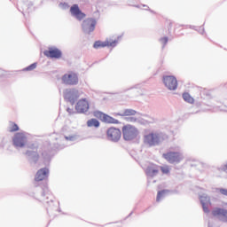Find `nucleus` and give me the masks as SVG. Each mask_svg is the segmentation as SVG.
Returning a JSON list of instances; mask_svg holds the SVG:
<instances>
[{
    "mask_svg": "<svg viewBox=\"0 0 227 227\" xmlns=\"http://www.w3.org/2000/svg\"><path fill=\"white\" fill-rule=\"evenodd\" d=\"M137 114V111L134 109H124L121 114H118V116H136Z\"/></svg>",
    "mask_w": 227,
    "mask_h": 227,
    "instance_id": "obj_19",
    "label": "nucleus"
},
{
    "mask_svg": "<svg viewBox=\"0 0 227 227\" xmlns=\"http://www.w3.org/2000/svg\"><path fill=\"white\" fill-rule=\"evenodd\" d=\"M64 98L70 102L71 106H74L77 98H79V90L76 89H67L64 90Z\"/></svg>",
    "mask_w": 227,
    "mask_h": 227,
    "instance_id": "obj_7",
    "label": "nucleus"
},
{
    "mask_svg": "<svg viewBox=\"0 0 227 227\" xmlns=\"http://www.w3.org/2000/svg\"><path fill=\"white\" fill-rule=\"evenodd\" d=\"M67 113H69V114H72V109L67 108Z\"/></svg>",
    "mask_w": 227,
    "mask_h": 227,
    "instance_id": "obj_36",
    "label": "nucleus"
},
{
    "mask_svg": "<svg viewBox=\"0 0 227 227\" xmlns=\"http://www.w3.org/2000/svg\"><path fill=\"white\" fill-rule=\"evenodd\" d=\"M17 130H19V125L10 122L9 132H17Z\"/></svg>",
    "mask_w": 227,
    "mask_h": 227,
    "instance_id": "obj_25",
    "label": "nucleus"
},
{
    "mask_svg": "<svg viewBox=\"0 0 227 227\" xmlns=\"http://www.w3.org/2000/svg\"><path fill=\"white\" fill-rule=\"evenodd\" d=\"M12 143L16 148H24L27 143V137L24 133H16L12 139Z\"/></svg>",
    "mask_w": 227,
    "mask_h": 227,
    "instance_id": "obj_8",
    "label": "nucleus"
},
{
    "mask_svg": "<svg viewBox=\"0 0 227 227\" xmlns=\"http://www.w3.org/2000/svg\"><path fill=\"white\" fill-rule=\"evenodd\" d=\"M67 141H75V137L70 136V137H65Z\"/></svg>",
    "mask_w": 227,
    "mask_h": 227,
    "instance_id": "obj_33",
    "label": "nucleus"
},
{
    "mask_svg": "<svg viewBox=\"0 0 227 227\" xmlns=\"http://www.w3.org/2000/svg\"><path fill=\"white\" fill-rule=\"evenodd\" d=\"M75 110L77 113L84 114L90 110V103L86 98L80 99L75 106Z\"/></svg>",
    "mask_w": 227,
    "mask_h": 227,
    "instance_id": "obj_11",
    "label": "nucleus"
},
{
    "mask_svg": "<svg viewBox=\"0 0 227 227\" xmlns=\"http://www.w3.org/2000/svg\"><path fill=\"white\" fill-rule=\"evenodd\" d=\"M49 176V169L48 168H41L37 171L35 175V182H42V180H45Z\"/></svg>",
    "mask_w": 227,
    "mask_h": 227,
    "instance_id": "obj_17",
    "label": "nucleus"
},
{
    "mask_svg": "<svg viewBox=\"0 0 227 227\" xmlns=\"http://www.w3.org/2000/svg\"><path fill=\"white\" fill-rule=\"evenodd\" d=\"M183 98L185 102H188V104H194V98L187 92L183 94Z\"/></svg>",
    "mask_w": 227,
    "mask_h": 227,
    "instance_id": "obj_21",
    "label": "nucleus"
},
{
    "mask_svg": "<svg viewBox=\"0 0 227 227\" xmlns=\"http://www.w3.org/2000/svg\"><path fill=\"white\" fill-rule=\"evenodd\" d=\"M87 126L88 127H96L98 128L100 127V122L97 119H90L87 121Z\"/></svg>",
    "mask_w": 227,
    "mask_h": 227,
    "instance_id": "obj_20",
    "label": "nucleus"
},
{
    "mask_svg": "<svg viewBox=\"0 0 227 227\" xmlns=\"http://www.w3.org/2000/svg\"><path fill=\"white\" fill-rule=\"evenodd\" d=\"M49 196H51V192H49V188L45 186L43 189L42 197L46 198V200H49Z\"/></svg>",
    "mask_w": 227,
    "mask_h": 227,
    "instance_id": "obj_24",
    "label": "nucleus"
},
{
    "mask_svg": "<svg viewBox=\"0 0 227 227\" xmlns=\"http://www.w3.org/2000/svg\"><path fill=\"white\" fill-rule=\"evenodd\" d=\"M25 155L27 156V159L30 164H36L38 160H40V154L38 153V151H31L27 150L25 153Z\"/></svg>",
    "mask_w": 227,
    "mask_h": 227,
    "instance_id": "obj_13",
    "label": "nucleus"
},
{
    "mask_svg": "<svg viewBox=\"0 0 227 227\" xmlns=\"http://www.w3.org/2000/svg\"><path fill=\"white\" fill-rule=\"evenodd\" d=\"M168 192H169V191L168 190H162L158 192L157 197H156V201H160V198H164V196H166V194H168Z\"/></svg>",
    "mask_w": 227,
    "mask_h": 227,
    "instance_id": "obj_23",
    "label": "nucleus"
},
{
    "mask_svg": "<svg viewBox=\"0 0 227 227\" xmlns=\"http://www.w3.org/2000/svg\"><path fill=\"white\" fill-rule=\"evenodd\" d=\"M222 171L227 173V164L221 168Z\"/></svg>",
    "mask_w": 227,
    "mask_h": 227,
    "instance_id": "obj_35",
    "label": "nucleus"
},
{
    "mask_svg": "<svg viewBox=\"0 0 227 227\" xmlns=\"http://www.w3.org/2000/svg\"><path fill=\"white\" fill-rule=\"evenodd\" d=\"M164 141V137L160 133H149L144 137V143L148 146H159Z\"/></svg>",
    "mask_w": 227,
    "mask_h": 227,
    "instance_id": "obj_2",
    "label": "nucleus"
},
{
    "mask_svg": "<svg viewBox=\"0 0 227 227\" xmlns=\"http://www.w3.org/2000/svg\"><path fill=\"white\" fill-rule=\"evenodd\" d=\"M62 82L67 86H77L79 84V76L74 72H69L62 76Z\"/></svg>",
    "mask_w": 227,
    "mask_h": 227,
    "instance_id": "obj_4",
    "label": "nucleus"
},
{
    "mask_svg": "<svg viewBox=\"0 0 227 227\" xmlns=\"http://www.w3.org/2000/svg\"><path fill=\"white\" fill-rule=\"evenodd\" d=\"M221 194H223V196H227V190L226 189H220Z\"/></svg>",
    "mask_w": 227,
    "mask_h": 227,
    "instance_id": "obj_34",
    "label": "nucleus"
},
{
    "mask_svg": "<svg viewBox=\"0 0 227 227\" xmlns=\"http://www.w3.org/2000/svg\"><path fill=\"white\" fill-rule=\"evenodd\" d=\"M163 84L170 90L175 91L178 88V81L175 76L168 75L163 77Z\"/></svg>",
    "mask_w": 227,
    "mask_h": 227,
    "instance_id": "obj_9",
    "label": "nucleus"
},
{
    "mask_svg": "<svg viewBox=\"0 0 227 227\" xmlns=\"http://www.w3.org/2000/svg\"><path fill=\"white\" fill-rule=\"evenodd\" d=\"M116 43H118V41L114 42H102V41H97L94 43L93 47L94 49H100V47H116Z\"/></svg>",
    "mask_w": 227,
    "mask_h": 227,
    "instance_id": "obj_14",
    "label": "nucleus"
},
{
    "mask_svg": "<svg viewBox=\"0 0 227 227\" xmlns=\"http://www.w3.org/2000/svg\"><path fill=\"white\" fill-rule=\"evenodd\" d=\"M62 52L59 51V49H50L47 51H44V55H46L48 58H52L55 59H59V58H61L62 56Z\"/></svg>",
    "mask_w": 227,
    "mask_h": 227,
    "instance_id": "obj_15",
    "label": "nucleus"
},
{
    "mask_svg": "<svg viewBox=\"0 0 227 227\" xmlns=\"http://www.w3.org/2000/svg\"><path fill=\"white\" fill-rule=\"evenodd\" d=\"M147 176L153 178L159 175V168L157 167H147L145 171Z\"/></svg>",
    "mask_w": 227,
    "mask_h": 227,
    "instance_id": "obj_18",
    "label": "nucleus"
},
{
    "mask_svg": "<svg viewBox=\"0 0 227 227\" xmlns=\"http://www.w3.org/2000/svg\"><path fill=\"white\" fill-rule=\"evenodd\" d=\"M106 136L108 141H112V143H118V141L121 139V130L118 128H109L106 131Z\"/></svg>",
    "mask_w": 227,
    "mask_h": 227,
    "instance_id": "obj_6",
    "label": "nucleus"
},
{
    "mask_svg": "<svg viewBox=\"0 0 227 227\" xmlns=\"http://www.w3.org/2000/svg\"><path fill=\"white\" fill-rule=\"evenodd\" d=\"M162 157L167 162H169V164H178L184 160V154L180 152H168L163 153Z\"/></svg>",
    "mask_w": 227,
    "mask_h": 227,
    "instance_id": "obj_3",
    "label": "nucleus"
},
{
    "mask_svg": "<svg viewBox=\"0 0 227 227\" xmlns=\"http://www.w3.org/2000/svg\"><path fill=\"white\" fill-rule=\"evenodd\" d=\"M97 26V20L93 18H88L82 21V28L83 33L90 35L95 31V27Z\"/></svg>",
    "mask_w": 227,
    "mask_h": 227,
    "instance_id": "obj_5",
    "label": "nucleus"
},
{
    "mask_svg": "<svg viewBox=\"0 0 227 227\" xmlns=\"http://www.w3.org/2000/svg\"><path fill=\"white\" fill-rule=\"evenodd\" d=\"M74 17L75 19H77V20H82V19L86 17V14H84L82 12L80 11V12L76 14Z\"/></svg>",
    "mask_w": 227,
    "mask_h": 227,
    "instance_id": "obj_27",
    "label": "nucleus"
},
{
    "mask_svg": "<svg viewBox=\"0 0 227 227\" xmlns=\"http://www.w3.org/2000/svg\"><path fill=\"white\" fill-rule=\"evenodd\" d=\"M139 136V129L131 124L122 127V137L124 141H134Z\"/></svg>",
    "mask_w": 227,
    "mask_h": 227,
    "instance_id": "obj_1",
    "label": "nucleus"
},
{
    "mask_svg": "<svg viewBox=\"0 0 227 227\" xmlns=\"http://www.w3.org/2000/svg\"><path fill=\"white\" fill-rule=\"evenodd\" d=\"M126 121H130L131 123H136V121H137V118H136V117H127Z\"/></svg>",
    "mask_w": 227,
    "mask_h": 227,
    "instance_id": "obj_31",
    "label": "nucleus"
},
{
    "mask_svg": "<svg viewBox=\"0 0 227 227\" xmlns=\"http://www.w3.org/2000/svg\"><path fill=\"white\" fill-rule=\"evenodd\" d=\"M96 116L97 118H99V120L104 123H114V125H118V123H120V121L102 112H97Z\"/></svg>",
    "mask_w": 227,
    "mask_h": 227,
    "instance_id": "obj_12",
    "label": "nucleus"
},
{
    "mask_svg": "<svg viewBox=\"0 0 227 227\" xmlns=\"http://www.w3.org/2000/svg\"><path fill=\"white\" fill-rule=\"evenodd\" d=\"M35 68H36V63H33L30 66L27 67L25 70L27 72H31V70H35Z\"/></svg>",
    "mask_w": 227,
    "mask_h": 227,
    "instance_id": "obj_28",
    "label": "nucleus"
},
{
    "mask_svg": "<svg viewBox=\"0 0 227 227\" xmlns=\"http://www.w3.org/2000/svg\"><path fill=\"white\" fill-rule=\"evenodd\" d=\"M200 200L202 205L203 212H205V214H208L210 212L208 209V206L210 205V197L207 195H201Z\"/></svg>",
    "mask_w": 227,
    "mask_h": 227,
    "instance_id": "obj_16",
    "label": "nucleus"
},
{
    "mask_svg": "<svg viewBox=\"0 0 227 227\" xmlns=\"http://www.w3.org/2000/svg\"><path fill=\"white\" fill-rule=\"evenodd\" d=\"M161 172L164 175H168L169 173V167L168 166H164V167H160Z\"/></svg>",
    "mask_w": 227,
    "mask_h": 227,
    "instance_id": "obj_29",
    "label": "nucleus"
},
{
    "mask_svg": "<svg viewBox=\"0 0 227 227\" xmlns=\"http://www.w3.org/2000/svg\"><path fill=\"white\" fill-rule=\"evenodd\" d=\"M212 215L221 223H227V209L216 207L212 210Z\"/></svg>",
    "mask_w": 227,
    "mask_h": 227,
    "instance_id": "obj_10",
    "label": "nucleus"
},
{
    "mask_svg": "<svg viewBox=\"0 0 227 227\" xmlns=\"http://www.w3.org/2000/svg\"><path fill=\"white\" fill-rule=\"evenodd\" d=\"M81 12V9H79V5L77 4H74L71 8H70V12L73 15V17H75L76 14H78Z\"/></svg>",
    "mask_w": 227,
    "mask_h": 227,
    "instance_id": "obj_22",
    "label": "nucleus"
},
{
    "mask_svg": "<svg viewBox=\"0 0 227 227\" xmlns=\"http://www.w3.org/2000/svg\"><path fill=\"white\" fill-rule=\"evenodd\" d=\"M160 42L161 43H163V48H164V46L166 45V43H168V37H163V38H160Z\"/></svg>",
    "mask_w": 227,
    "mask_h": 227,
    "instance_id": "obj_32",
    "label": "nucleus"
},
{
    "mask_svg": "<svg viewBox=\"0 0 227 227\" xmlns=\"http://www.w3.org/2000/svg\"><path fill=\"white\" fill-rule=\"evenodd\" d=\"M28 150H30V152H38V145L36 144H31L28 145Z\"/></svg>",
    "mask_w": 227,
    "mask_h": 227,
    "instance_id": "obj_26",
    "label": "nucleus"
},
{
    "mask_svg": "<svg viewBox=\"0 0 227 227\" xmlns=\"http://www.w3.org/2000/svg\"><path fill=\"white\" fill-rule=\"evenodd\" d=\"M59 8H61L62 10H68L70 8V6L67 3H60Z\"/></svg>",
    "mask_w": 227,
    "mask_h": 227,
    "instance_id": "obj_30",
    "label": "nucleus"
}]
</instances>
